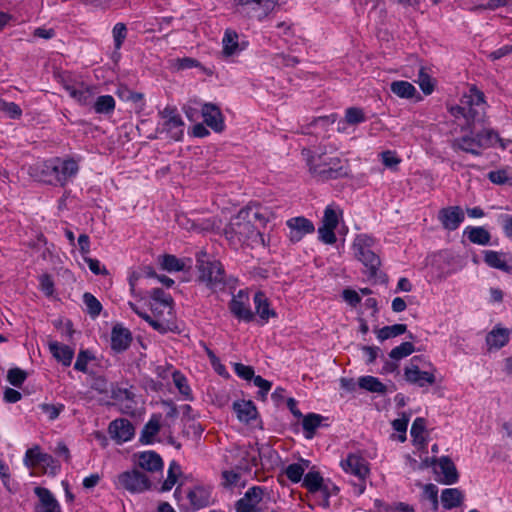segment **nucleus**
Segmentation results:
<instances>
[{
	"instance_id": "1",
	"label": "nucleus",
	"mask_w": 512,
	"mask_h": 512,
	"mask_svg": "<svg viewBox=\"0 0 512 512\" xmlns=\"http://www.w3.org/2000/svg\"><path fill=\"white\" fill-rule=\"evenodd\" d=\"M484 94L475 86L462 96L460 104L448 108L451 116L462 127L463 134L452 141V148L475 156L482 151L499 144L505 150L512 142L502 139L490 128L485 127Z\"/></svg>"
},
{
	"instance_id": "2",
	"label": "nucleus",
	"mask_w": 512,
	"mask_h": 512,
	"mask_svg": "<svg viewBox=\"0 0 512 512\" xmlns=\"http://www.w3.org/2000/svg\"><path fill=\"white\" fill-rule=\"evenodd\" d=\"M259 204L252 203L242 208L226 226L224 233L229 243L235 248L248 245H264V237L256 223L264 226L267 217Z\"/></svg>"
},
{
	"instance_id": "3",
	"label": "nucleus",
	"mask_w": 512,
	"mask_h": 512,
	"mask_svg": "<svg viewBox=\"0 0 512 512\" xmlns=\"http://www.w3.org/2000/svg\"><path fill=\"white\" fill-rule=\"evenodd\" d=\"M172 302L171 296L164 290L155 288L151 291L149 306L157 319H153L148 313L141 311L133 302H128V305L134 313L148 322L153 329L163 333L166 331V325L161 318H164L166 314H172Z\"/></svg>"
},
{
	"instance_id": "4",
	"label": "nucleus",
	"mask_w": 512,
	"mask_h": 512,
	"mask_svg": "<svg viewBox=\"0 0 512 512\" xmlns=\"http://www.w3.org/2000/svg\"><path fill=\"white\" fill-rule=\"evenodd\" d=\"M437 368L423 356H414L404 368V377L410 384L420 388L433 386L437 379Z\"/></svg>"
},
{
	"instance_id": "5",
	"label": "nucleus",
	"mask_w": 512,
	"mask_h": 512,
	"mask_svg": "<svg viewBox=\"0 0 512 512\" xmlns=\"http://www.w3.org/2000/svg\"><path fill=\"white\" fill-rule=\"evenodd\" d=\"M79 171L78 161L73 158L55 157L44 162L42 173L50 184L64 186Z\"/></svg>"
},
{
	"instance_id": "6",
	"label": "nucleus",
	"mask_w": 512,
	"mask_h": 512,
	"mask_svg": "<svg viewBox=\"0 0 512 512\" xmlns=\"http://www.w3.org/2000/svg\"><path fill=\"white\" fill-rule=\"evenodd\" d=\"M374 248L375 239L367 234L357 235L351 246L354 257L365 266L370 276H375L381 265Z\"/></svg>"
},
{
	"instance_id": "7",
	"label": "nucleus",
	"mask_w": 512,
	"mask_h": 512,
	"mask_svg": "<svg viewBox=\"0 0 512 512\" xmlns=\"http://www.w3.org/2000/svg\"><path fill=\"white\" fill-rule=\"evenodd\" d=\"M197 269L199 281L208 288L215 290L225 284V271L222 264L210 259L204 252L197 256Z\"/></svg>"
},
{
	"instance_id": "8",
	"label": "nucleus",
	"mask_w": 512,
	"mask_h": 512,
	"mask_svg": "<svg viewBox=\"0 0 512 512\" xmlns=\"http://www.w3.org/2000/svg\"><path fill=\"white\" fill-rule=\"evenodd\" d=\"M158 129L172 140L179 141L184 135V122L175 107L166 106L159 112Z\"/></svg>"
},
{
	"instance_id": "9",
	"label": "nucleus",
	"mask_w": 512,
	"mask_h": 512,
	"mask_svg": "<svg viewBox=\"0 0 512 512\" xmlns=\"http://www.w3.org/2000/svg\"><path fill=\"white\" fill-rule=\"evenodd\" d=\"M342 210L335 204L326 206L321 226L318 228V238L324 244L332 245L336 242L335 229L342 218Z\"/></svg>"
},
{
	"instance_id": "10",
	"label": "nucleus",
	"mask_w": 512,
	"mask_h": 512,
	"mask_svg": "<svg viewBox=\"0 0 512 512\" xmlns=\"http://www.w3.org/2000/svg\"><path fill=\"white\" fill-rule=\"evenodd\" d=\"M310 171L322 178H337L342 174L340 159L326 154L312 155L308 159Z\"/></svg>"
},
{
	"instance_id": "11",
	"label": "nucleus",
	"mask_w": 512,
	"mask_h": 512,
	"mask_svg": "<svg viewBox=\"0 0 512 512\" xmlns=\"http://www.w3.org/2000/svg\"><path fill=\"white\" fill-rule=\"evenodd\" d=\"M23 461L27 467L39 469L46 474L55 475L60 470L59 463L37 445L26 451Z\"/></svg>"
},
{
	"instance_id": "12",
	"label": "nucleus",
	"mask_w": 512,
	"mask_h": 512,
	"mask_svg": "<svg viewBox=\"0 0 512 512\" xmlns=\"http://www.w3.org/2000/svg\"><path fill=\"white\" fill-rule=\"evenodd\" d=\"M113 482L117 489H125L130 493H141L150 487L147 476L136 469L120 473Z\"/></svg>"
},
{
	"instance_id": "13",
	"label": "nucleus",
	"mask_w": 512,
	"mask_h": 512,
	"mask_svg": "<svg viewBox=\"0 0 512 512\" xmlns=\"http://www.w3.org/2000/svg\"><path fill=\"white\" fill-rule=\"evenodd\" d=\"M266 494V489L261 486L250 487L236 503V512H261L260 504Z\"/></svg>"
},
{
	"instance_id": "14",
	"label": "nucleus",
	"mask_w": 512,
	"mask_h": 512,
	"mask_svg": "<svg viewBox=\"0 0 512 512\" xmlns=\"http://www.w3.org/2000/svg\"><path fill=\"white\" fill-rule=\"evenodd\" d=\"M187 504L193 510L205 508L213 503L212 487L210 485H195L185 491Z\"/></svg>"
},
{
	"instance_id": "15",
	"label": "nucleus",
	"mask_w": 512,
	"mask_h": 512,
	"mask_svg": "<svg viewBox=\"0 0 512 512\" xmlns=\"http://www.w3.org/2000/svg\"><path fill=\"white\" fill-rule=\"evenodd\" d=\"M63 88L70 97L80 105H88L92 101V89L83 82L74 81L70 75L62 77Z\"/></svg>"
},
{
	"instance_id": "16",
	"label": "nucleus",
	"mask_w": 512,
	"mask_h": 512,
	"mask_svg": "<svg viewBox=\"0 0 512 512\" xmlns=\"http://www.w3.org/2000/svg\"><path fill=\"white\" fill-rule=\"evenodd\" d=\"M133 461L137 467L149 473L162 472L164 467L161 456L152 450L135 453Z\"/></svg>"
},
{
	"instance_id": "17",
	"label": "nucleus",
	"mask_w": 512,
	"mask_h": 512,
	"mask_svg": "<svg viewBox=\"0 0 512 512\" xmlns=\"http://www.w3.org/2000/svg\"><path fill=\"white\" fill-rule=\"evenodd\" d=\"M230 311L232 314L243 321L250 322L254 318V314L250 309L248 293L240 290L233 296L230 304Z\"/></svg>"
},
{
	"instance_id": "18",
	"label": "nucleus",
	"mask_w": 512,
	"mask_h": 512,
	"mask_svg": "<svg viewBox=\"0 0 512 512\" xmlns=\"http://www.w3.org/2000/svg\"><path fill=\"white\" fill-rule=\"evenodd\" d=\"M201 115L205 124L214 132L220 133L225 129V120L221 109L213 103L201 105Z\"/></svg>"
},
{
	"instance_id": "19",
	"label": "nucleus",
	"mask_w": 512,
	"mask_h": 512,
	"mask_svg": "<svg viewBox=\"0 0 512 512\" xmlns=\"http://www.w3.org/2000/svg\"><path fill=\"white\" fill-rule=\"evenodd\" d=\"M286 225L290 230V240L293 242H299L305 235L315 231L313 222L303 216L288 219Z\"/></svg>"
},
{
	"instance_id": "20",
	"label": "nucleus",
	"mask_w": 512,
	"mask_h": 512,
	"mask_svg": "<svg viewBox=\"0 0 512 512\" xmlns=\"http://www.w3.org/2000/svg\"><path fill=\"white\" fill-rule=\"evenodd\" d=\"M108 432L111 438L117 443L130 441L135 434V430L131 422L124 418L113 420L109 424Z\"/></svg>"
},
{
	"instance_id": "21",
	"label": "nucleus",
	"mask_w": 512,
	"mask_h": 512,
	"mask_svg": "<svg viewBox=\"0 0 512 512\" xmlns=\"http://www.w3.org/2000/svg\"><path fill=\"white\" fill-rule=\"evenodd\" d=\"M437 480L443 484L451 485L458 481V472L454 463L448 457H441L434 464Z\"/></svg>"
},
{
	"instance_id": "22",
	"label": "nucleus",
	"mask_w": 512,
	"mask_h": 512,
	"mask_svg": "<svg viewBox=\"0 0 512 512\" xmlns=\"http://www.w3.org/2000/svg\"><path fill=\"white\" fill-rule=\"evenodd\" d=\"M438 219L446 230L454 231L464 221L465 215L461 207L449 206L439 211Z\"/></svg>"
},
{
	"instance_id": "23",
	"label": "nucleus",
	"mask_w": 512,
	"mask_h": 512,
	"mask_svg": "<svg viewBox=\"0 0 512 512\" xmlns=\"http://www.w3.org/2000/svg\"><path fill=\"white\" fill-rule=\"evenodd\" d=\"M34 493L38 498L35 512H62L59 502L50 490L44 487H36Z\"/></svg>"
},
{
	"instance_id": "24",
	"label": "nucleus",
	"mask_w": 512,
	"mask_h": 512,
	"mask_svg": "<svg viewBox=\"0 0 512 512\" xmlns=\"http://www.w3.org/2000/svg\"><path fill=\"white\" fill-rule=\"evenodd\" d=\"M247 47V42L239 40V34L226 29L222 38V53L225 57H231L240 54Z\"/></svg>"
},
{
	"instance_id": "25",
	"label": "nucleus",
	"mask_w": 512,
	"mask_h": 512,
	"mask_svg": "<svg viewBox=\"0 0 512 512\" xmlns=\"http://www.w3.org/2000/svg\"><path fill=\"white\" fill-rule=\"evenodd\" d=\"M341 467L346 473L352 474L359 479H364L369 473L365 459L355 454H349L346 459L342 460Z\"/></svg>"
},
{
	"instance_id": "26",
	"label": "nucleus",
	"mask_w": 512,
	"mask_h": 512,
	"mask_svg": "<svg viewBox=\"0 0 512 512\" xmlns=\"http://www.w3.org/2000/svg\"><path fill=\"white\" fill-rule=\"evenodd\" d=\"M512 330L500 325L495 326L486 336V344L489 350L500 349L504 347L510 339Z\"/></svg>"
},
{
	"instance_id": "27",
	"label": "nucleus",
	"mask_w": 512,
	"mask_h": 512,
	"mask_svg": "<svg viewBox=\"0 0 512 512\" xmlns=\"http://www.w3.org/2000/svg\"><path fill=\"white\" fill-rule=\"evenodd\" d=\"M48 348L52 356L64 366H70L74 357V350L58 341H49Z\"/></svg>"
},
{
	"instance_id": "28",
	"label": "nucleus",
	"mask_w": 512,
	"mask_h": 512,
	"mask_svg": "<svg viewBox=\"0 0 512 512\" xmlns=\"http://www.w3.org/2000/svg\"><path fill=\"white\" fill-rule=\"evenodd\" d=\"M232 407L240 422L249 423L257 416L256 407L250 400H237L233 403Z\"/></svg>"
},
{
	"instance_id": "29",
	"label": "nucleus",
	"mask_w": 512,
	"mask_h": 512,
	"mask_svg": "<svg viewBox=\"0 0 512 512\" xmlns=\"http://www.w3.org/2000/svg\"><path fill=\"white\" fill-rule=\"evenodd\" d=\"M161 428V415L153 414L149 421L144 425L141 434L140 442L143 444H152L155 442Z\"/></svg>"
},
{
	"instance_id": "30",
	"label": "nucleus",
	"mask_w": 512,
	"mask_h": 512,
	"mask_svg": "<svg viewBox=\"0 0 512 512\" xmlns=\"http://www.w3.org/2000/svg\"><path fill=\"white\" fill-rule=\"evenodd\" d=\"M413 445L418 449H426L427 435H426V421L422 417H417L410 430Z\"/></svg>"
},
{
	"instance_id": "31",
	"label": "nucleus",
	"mask_w": 512,
	"mask_h": 512,
	"mask_svg": "<svg viewBox=\"0 0 512 512\" xmlns=\"http://www.w3.org/2000/svg\"><path fill=\"white\" fill-rule=\"evenodd\" d=\"M390 90L394 95L402 99H412L416 97L417 100H421V96L418 94L415 86L408 81H393L390 84Z\"/></svg>"
},
{
	"instance_id": "32",
	"label": "nucleus",
	"mask_w": 512,
	"mask_h": 512,
	"mask_svg": "<svg viewBox=\"0 0 512 512\" xmlns=\"http://www.w3.org/2000/svg\"><path fill=\"white\" fill-rule=\"evenodd\" d=\"M131 342V333L128 329L115 326L111 333V347L115 351L127 349Z\"/></svg>"
},
{
	"instance_id": "33",
	"label": "nucleus",
	"mask_w": 512,
	"mask_h": 512,
	"mask_svg": "<svg viewBox=\"0 0 512 512\" xmlns=\"http://www.w3.org/2000/svg\"><path fill=\"white\" fill-rule=\"evenodd\" d=\"M253 301L256 313L262 320L267 322L271 317L276 316L275 311L270 308L268 298L262 291H258L255 293Z\"/></svg>"
},
{
	"instance_id": "34",
	"label": "nucleus",
	"mask_w": 512,
	"mask_h": 512,
	"mask_svg": "<svg viewBox=\"0 0 512 512\" xmlns=\"http://www.w3.org/2000/svg\"><path fill=\"white\" fill-rule=\"evenodd\" d=\"M303 486L311 493L322 491L327 496L328 488L324 486V479L318 471H309L303 478Z\"/></svg>"
},
{
	"instance_id": "35",
	"label": "nucleus",
	"mask_w": 512,
	"mask_h": 512,
	"mask_svg": "<svg viewBox=\"0 0 512 512\" xmlns=\"http://www.w3.org/2000/svg\"><path fill=\"white\" fill-rule=\"evenodd\" d=\"M463 500L464 495L458 488H446L441 493V503L446 510L459 507Z\"/></svg>"
},
{
	"instance_id": "36",
	"label": "nucleus",
	"mask_w": 512,
	"mask_h": 512,
	"mask_svg": "<svg viewBox=\"0 0 512 512\" xmlns=\"http://www.w3.org/2000/svg\"><path fill=\"white\" fill-rule=\"evenodd\" d=\"M161 268L167 272H180L186 267V259L178 258L172 254H164L158 257Z\"/></svg>"
},
{
	"instance_id": "37",
	"label": "nucleus",
	"mask_w": 512,
	"mask_h": 512,
	"mask_svg": "<svg viewBox=\"0 0 512 512\" xmlns=\"http://www.w3.org/2000/svg\"><path fill=\"white\" fill-rule=\"evenodd\" d=\"M409 421H410V416L405 413H403L401 415V417L394 419L392 421L391 424H392V428L394 430V433L391 434V436H390L392 440H397L401 443L406 441V439H407L406 433H407Z\"/></svg>"
},
{
	"instance_id": "38",
	"label": "nucleus",
	"mask_w": 512,
	"mask_h": 512,
	"mask_svg": "<svg viewBox=\"0 0 512 512\" xmlns=\"http://www.w3.org/2000/svg\"><path fill=\"white\" fill-rule=\"evenodd\" d=\"M309 464L308 460L301 459L297 463L288 465L285 469L286 477L293 483L300 482L304 478V472L309 468Z\"/></svg>"
},
{
	"instance_id": "39",
	"label": "nucleus",
	"mask_w": 512,
	"mask_h": 512,
	"mask_svg": "<svg viewBox=\"0 0 512 512\" xmlns=\"http://www.w3.org/2000/svg\"><path fill=\"white\" fill-rule=\"evenodd\" d=\"M358 386L366 391L378 394H384L387 387L378 378L374 376H362L358 379Z\"/></svg>"
},
{
	"instance_id": "40",
	"label": "nucleus",
	"mask_w": 512,
	"mask_h": 512,
	"mask_svg": "<svg viewBox=\"0 0 512 512\" xmlns=\"http://www.w3.org/2000/svg\"><path fill=\"white\" fill-rule=\"evenodd\" d=\"M172 380L174 386L177 388L179 394L182 396L184 400L193 399V392L188 383V379L180 371H173Z\"/></svg>"
},
{
	"instance_id": "41",
	"label": "nucleus",
	"mask_w": 512,
	"mask_h": 512,
	"mask_svg": "<svg viewBox=\"0 0 512 512\" xmlns=\"http://www.w3.org/2000/svg\"><path fill=\"white\" fill-rule=\"evenodd\" d=\"M464 234H466L468 239L474 244L486 245L490 241V234L483 227L468 226L464 230Z\"/></svg>"
},
{
	"instance_id": "42",
	"label": "nucleus",
	"mask_w": 512,
	"mask_h": 512,
	"mask_svg": "<svg viewBox=\"0 0 512 512\" xmlns=\"http://www.w3.org/2000/svg\"><path fill=\"white\" fill-rule=\"evenodd\" d=\"M484 260L490 267L495 269L508 271L510 268L504 254L497 251H486Z\"/></svg>"
},
{
	"instance_id": "43",
	"label": "nucleus",
	"mask_w": 512,
	"mask_h": 512,
	"mask_svg": "<svg viewBox=\"0 0 512 512\" xmlns=\"http://www.w3.org/2000/svg\"><path fill=\"white\" fill-rule=\"evenodd\" d=\"M181 475V467L180 465L172 461L169 464V468L167 471V478L163 482L161 486V491H170L175 484L177 483L178 477Z\"/></svg>"
},
{
	"instance_id": "44",
	"label": "nucleus",
	"mask_w": 512,
	"mask_h": 512,
	"mask_svg": "<svg viewBox=\"0 0 512 512\" xmlns=\"http://www.w3.org/2000/svg\"><path fill=\"white\" fill-rule=\"evenodd\" d=\"M322 417L318 414L310 413L303 418L302 426L307 439L313 438L316 429L321 424Z\"/></svg>"
},
{
	"instance_id": "45",
	"label": "nucleus",
	"mask_w": 512,
	"mask_h": 512,
	"mask_svg": "<svg viewBox=\"0 0 512 512\" xmlns=\"http://www.w3.org/2000/svg\"><path fill=\"white\" fill-rule=\"evenodd\" d=\"M405 324H394L391 326H385L376 331L377 338L379 341H385L387 339L402 335L406 331Z\"/></svg>"
},
{
	"instance_id": "46",
	"label": "nucleus",
	"mask_w": 512,
	"mask_h": 512,
	"mask_svg": "<svg viewBox=\"0 0 512 512\" xmlns=\"http://www.w3.org/2000/svg\"><path fill=\"white\" fill-rule=\"evenodd\" d=\"M93 108L98 114H110L115 109V100L111 95L99 96L94 102Z\"/></svg>"
},
{
	"instance_id": "47",
	"label": "nucleus",
	"mask_w": 512,
	"mask_h": 512,
	"mask_svg": "<svg viewBox=\"0 0 512 512\" xmlns=\"http://www.w3.org/2000/svg\"><path fill=\"white\" fill-rule=\"evenodd\" d=\"M349 125H358L366 121V115L363 109L358 107H349L345 110L343 118Z\"/></svg>"
},
{
	"instance_id": "48",
	"label": "nucleus",
	"mask_w": 512,
	"mask_h": 512,
	"mask_svg": "<svg viewBox=\"0 0 512 512\" xmlns=\"http://www.w3.org/2000/svg\"><path fill=\"white\" fill-rule=\"evenodd\" d=\"M416 82L425 95H430L434 91V81L424 67L420 68Z\"/></svg>"
},
{
	"instance_id": "49",
	"label": "nucleus",
	"mask_w": 512,
	"mask_h": 512,
	"mask_svg": "<svg viewBox=\"0 0 512 512\" xmlns=\"http://www.w3.org/2000/svg\"><path fill=\"white\" fill-rule=\"evenodd\" d=\"M414 352V345L411 342H403L400 345L394 347L389 356L393 360H401Z\"/></svg>"
},
{
	"instance_id": "50",
	"label": "nucleus",
	"mask_w": 512,
	"mask_h": 512,
	"mask_svg": "<svg viewBox=\"0 0 512 512\" xmlns=\"http://www.w3.org/2000/svg\"><path fill=\"white\" fill-rule=\"evenodd\" d=\"M95 359L94 355L88 350H81L76 358L74 369L83 373H88V364Z\"/></svg>"
},
{
	"instance_id": "51",
	"label": "nucleus",
	"mask_w": 512,
	"mask_h": 512,
	"mask_svg": "<svg viewBox=\"0 0 512 512\" xmlns=\"http://www.w3.org/2000/svg\"><path fill=\"white\" fill-rule=\"evenodd\" d=\"M83 302L91 316L96 317L100 314L102 305L94 295L88 292L84 293Z\"/></svg>"
},
{
	"instance_id": "52",
	"label": "nucleus",
	"mask_w": 512,
	"mask_h": 512,
	"mask_svg": "<svg viewBox=\"0 0 512 512\" xmlns=\"http://www.w3.org/2000/svg\"><path fill=\"white\" fill-rule=\"evenodd\" d=\"M276 8V2L274 0H260L254 10L259 11L257 17L260 21L268 17Z\"/></svg>"
},
{
	"instance_id": "53",
	"label": "nucleus",
	"mask_w": 512,
	"mask_h": 512,
	"mask_svg": "<svg viewBox=\"0 0 512 512\" xmlns=\"http://www.w3.org/2000/svg\"><path fill=\"white\" fill-rule=\"evenodd\" d=\"M241 474L234 470H225L222 472V484L226 488L241 486Z\"/></svg>"
},
{
	"instance_id": "54",
	"label": "nucleus",
	"mask_w": 512,
	"mask_h": 512,
	"mask_svg": "<svg viewBox=\"0 0 512 512\" xmlns=\"http://www.w3.org/2000/svg\"><path fill=\"white\" fill-rule=\"evenodd\" d=\"M0 111L5 113L11 119H18L22 115L21 108L14 102L0 100Z\"/></svg>"
},
{
	"instance_id": "55",
	"label": "nucleus",
	"mask_w": 512,
	"mask_h": 512,
	"mask_svg": "<svg viewBox=\"0 0 512 512\" xmlns=\"http://www.w3.org/2000/svg\"><path fill=\"white\" fill-rule=\"evenodd\" d=\"M383 165L390 169H395L401 162L400 157L395 151L387 150L380 154Z\"/></svg>"
},
{
	"instance_id": "56",
	"label": "nucleus",
	"mask_w": 512,
	"mask_h": 512,
	"mask_svg": "<svg viewBox=\"0 0 512 512\" xmlns=\"http://www.w3.org/2000/svg\"><path fill=\"white\" fill-rule=\"evenodd\" d=\"M114 46L116 49H120L126 36L127 28L124 23H116L112 30Z\"/></svg>"
},
{
	"instance_id": "57",
	"label": "nucleus",
	"mask_w": 512,
	"mask_h": 512,
	"mask_svg": "<svg viewBox=\"0 0 512 512\" xmlns=\"http://www.w3.org/2000/svg\"><path fill=\"white\" fill-rule=\"evenodd\" d=\"M233 369L235 374L243 380L251 381L255 377L254 369L251 366L235 363Z\"/></svg>"
},
{
	"instance_id": "58",
	"label": "nucleus",
	"mask_w": 512,
	"mask_h": 512,
	"mask_svg": "<svg viewBox=\"0 0 512 512\" xmlns=\"http://www.w3.org/2000/svg\"><path fill=\"white\" fill-rule=\"evenodd\" d=\"M423 493L424 496L431 501L433 510L437 511L439 506L437 486L434 484H427L424 486Z\"/></svg>"
},
{
	"instance_id": "59",
	"label": "nucleus",
	"mask_w": 512,
	"mask_h": 512,
	"mask_svg": "<svg viewBox=\"0 0 512 512\" xmlns=\"http://www.w3.org/2000/svg\"><path fill=\"white\" fill-rule=\"evenodd\" d=\"M25 379L26 373L19 368H13L8 371L7 380L13 386H21Z\"/></svg>"
},
{
	"instance_id": "60",
	"label": "nucleus",
	"mask_w": 512,
	"mask_h": 512,
	"mask_svg": "<svg viewBox=\"0 0 512 512\" xmlns=\"http://www.w3.org/2000/svg\"><path fill=\"white\" fill-rule=\"evenodd\" d=\"M254 385L259 388V395L264 399L272 387V383L257 375L253 379Z\"/></svg>"
},
{
	"instance_id": "61",
	"label": "nucleus",
	"mask_w": 512,
	"mask_h": 512,
	"mask_svg": "<svg viewBox=\"0 0 512 512\" xmlns=\"http://www.w3.org/2000/svg\"><path fill=\"white\" fill-rule=\"evenodd\" d=\"M40 288L45 295L50 296L54 292V282L50 275L43 274L39 278Z\"/></svg>"
},
{
	"instance_id": "62",
	"label": "nucleus",
	"mask_w": 512,
	"mask_h": 512,
	"mask_svg": "<svg viewBox=\"0 0 512 512\" xmlns=\"http://www.w3.org/2000/svg\"><path fill=\"white\" fill-rule=\"evenodd\" d=\"M488 179L494 184H505L509 177L505 170H497L489 172Z\"/></svg>"
},
{
	"instance_id": "63",
	"label": "nucleus",
	"mask_w": 512,
	"mask_h": 512,
	"mask_svg": "<svg viewBox=\"0 0 512 512\" xmlns=\"http://www.w3.org/2000/svg\"><path fill=\"white\" fill-rule=\"evenodd\" d=\"M202 104L198 103L197 101H191L187 105L183 107V111L186 115V117L190 121H195L198 117V106H201Z\"/></svg>"
},
{
	"instance_id": "64",
	"label": "nucleus",
	"mask_w": 512,
	"mask_h": 512,
	"mask_svg": "<svg viewBox=\"0 0 512 512\" xmlns=\"http://www.w3.org/2000/svg\"><path fill=\"white\" fill-rule=\"evenodd\" d=\"M91 388L101 394H107L109 392L107 380L100 376L93 379Z\"/></svg>"
}]
</instances>
